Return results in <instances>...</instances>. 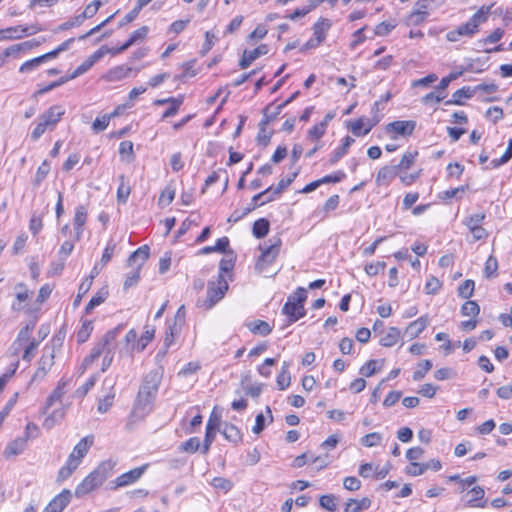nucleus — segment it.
Masks as SVG:
<instances>
[{"instance_id": "49", "label": "nucleus", "mask_w": 512, "mask_h": 512, "mask_svg": "<svg viewBox=\"0 0 512 512\" xmlns=\"http://www.w3.org/2000/svg\"><path fill=\"white\" fill-rule=\"evenodd\" d=\"M96 381V375L90 376L82 386L75 390L74 397L83 398L94 387Z\"/></svg>"}, {"instance_id": "55", "label": "nucleus", "mask_w": 512, "mask_h": 512, "mask_svg": "<svg viewBox=\"0 0 512 512\" xmlns=\"http://www.w3.org/2000/svg\"><path fill=\"white\" fill-rule=\"evenodd\" d=\"M479 310V305L475 301H466L461 308L462 315L465 317H476Z\"/></svg>"}, {"instance_id": "6", "label": "nucleus", "mask_w": 512, "mask_h": 512, "mask_svg": "<svg viewBox=\"0 0 512 512\" xmlns=\"http://www.w3.org/2000/svg\"><path fill=\"white\" fill-rule=\"evenodd\" d=\"M229 286L224 275L218 274L216 281H209L207 286V299L205 300V308H212L219 302L227 292Z\"/></svg>"}, {"instance_id": "57", "label": "nucleus", "mask_w": 512, "mask_h": 512, "mask_svg": "<svg viewBox=\"0 0 512 512\" xmlns=\"http://www.w3.org/2000/svg\"><path fill=\"white\" fill-rule=\"evenodd\" d=\"M498 269L497 259L490 255L485 262L484 274L487 278L494 277Z\"/></svg>"}, {"instance_id": "12", "label": "nucleus", "mask_w": 512, "mask_h": 512, "mask_svg": "<svg viewBox=\"0 0 512 512\" xmlns=\"http://www.w3.org/2000/svg\"><path fill=\"white\" fill-rule=\"evenodd\" d=\"M281 244L282 242L279 237H273L269 239V245L260 247L262 253L258 259L257 267L262 269L264 264L269 265L274 262L280 252Z\"/></svg>"}, {"instance_id": "23", "label": "nucleus", "mask_w": 512, "mask_h": 512, "mask_svg": "<svg viewBox=\"0 0 512 512\" xmlns=\"http://www.w3.org/2000/svg\"><path fill=\"white\" fill-rule=\"evenodd\" d=\"M268 53V46L266 44H261L257 48L253 50H245L242 56V59L239 62V66L241 69L248 68L253 61L259 58L262 55Z\"/></svg>"}, {"instance_id": "9", "label": "nucleus", "mask_w": 512, "mask_h": 512, "mask_svg": "<svg viewBox=\"0 0 512 512\" xmlns=\"http://www.w3.org/2000/svg\"><path fill=\"white\" fill-rule=\"evenodd\" d=\"M384 322H374L373 331L379 337V343L385 347L395 345L401 338V332L396 327H389L386 331L382 329Z\"/></svg>"}, {"instance_id": "42", "label": "nucleus", "mask_w": 512, "mask_h": 512, "mask_svg": "<svg viewBox=\"0 0 512 512\" xmlns=\"http://www.w3.org/2000/svg\"><path fill=\"white\" fill-rule=\"evenodd\" d=\"M425 329V322H410L406 327L402 337L412 340L417 337Z\"/></svg>"}, {"instance_id": "26", "label": "nucleus", "mask_w": 512, "mask_h": 512, "mask_svg": "<svg viewBox=\"0 0 512 512\" xmlns=\"http://www.w3.org/2000/svg\"><path fill=\"white\" fill-rule=\"evenodd\" d=\"M53 289L54 286L48 283L40 287L36 299L31 303V307L29 308L30 314L40 310L42 304L50 297Z\"/></svg>"}, {"instance_id": "41", "label": "nucleus", "mask_w": 512, "mask_h": 512, "mask_svg": "<svg viewBox=\"0 0 512 512\" xmlns=\"http://www.w3.org/2000/svg\"><path fill=\"white\" fill-rule=\"evenodd\" d=\"M418 156V151H408L406 152L400 162L395 165L399 173L403 170H408L412 167V165L415 163L416 157Z\"/></svg>"}, {"instance_id": "11", "label": "nucleus", "mask_w": 512, "mask_h": 512, "mask_svg": "<svg viewBox=\"0 0 512 512\" xmlns=\"http://www.w3.org/2000/svg\"><path fill=\"white\" fill-rule=\"evenodd\" d=\"M41 31V28L36 25L32 26H23L18 25L14 27H9L6 29H0V41L3 40H14L21 39L24 36L34 35Z\"/></svg>"}, {"instance_id": "24", "label": "nucleus", "mask_w": 512, "mask_h": 512, "mask_svg": "<svg viewBox=\"0 0 512 512\" xmlns=\"http://www.w3.org/2000/svg\"><path fill=\"white\" fill-rule=\"evenodd\" d=\"M399 174V171L395 167V165L392 166H384L380 168V170L377 173L375 182L377 186H385L387 187L392 180Z\"/></svg>"}, {"instance_id": "34", "label": "nucleus", "mask_w": 512, "mask_h": 512, "mask_svg": "<svg viewBox=\"0 0 512 512\" xmlns=\"http://www.w3.org/2000/svg\"><path fill=\"white\" fill-rule=\"evenodd\" d=\"M371 506V500L364 497L361 500L349 499L345 505V512H361Z\"/></svg>"}, {"instance_id": "8", "label": "nucleus", "mask_w": 512, "mask_h": 512, "mask_svg": "<svg viewBox=\"0 0 512 512\" xmlns=\"http://www.w3.org/2000/svg\"><path fill=\"white\" fill-rule=\"evenodd\" d=\"M160 382L161 374L157 370L148 372L140 385L137 395L155 399Z\"/></svg>"}, {"instance_id": "62", "label": "nucleus", "mask_w": 512, "mask_h": 512, "mask_svg": "<svg viewBox=\"0 0 512 512\" xmlns=\"http://www.w3.org/2000/svg\"><path fill=\"white\" fill-rule=\"evenodd\" d=\"M378 370H380V367H378V361L369 360L360 368V374L365 377H370L374 375Z\"/></svg>"}, {"instance_id": "28", "label": "nucleus", "mask_w": 512, "mask_h": 512, "mask_svg": "<svg viewBox=\"0 0 512 512\" xmlns=\"http://www.w3.org/2000/svg\"><path fill=\"white\" fill-rule=\"evenodd\" d=\"M26 446V438H22L21 436L17 437L16 439L8 443L3 454L6 458H9L11 456H17L26 449Z\"/></svg>"}, {"instance_id": "5", "label": "nucleus", "mask_w": 512, "mask_h": 512, "mask_svg": "<svg viewBox=\"0 0 512 512\" xmlns=\"http://www.w3.org/2000/svg\"><path fill=\"white\" fill-rule=\"evenodd\" d=\"M149 257V247L147 245L136 249L128 258V264L135 268L127 275L124 281V289L135 286L140 279V269Z\"/></svg>"}, {"instance_id": "15", "label": "nucleus", "mask_w": 512, "mask_h": 512, "mask_svg": "<svg viewBox=\"0 0 512 512\" xmlns=\"http://www.w3.org/2000/svg\"><path fill=\"white\" fill-rule=\"evenodd\" d=\"M153 402L154 399L150 397L137 395L133 405L131 416L136 420L143 419L146 415H148L151 412Z\"/></svg>"}, {"instance_id": "33", "label": "nucleus", "mask_w": 512, "mask_h": 512, "mask_svg": "<svg viewBox=\"0 0 512 512\" xmlns=\"http://www.w3.org/2000/svg\"><path fill=\"white\" fill-rule=\"evenodd\" d=\"M331 27V23L326 18L319 19L314 25H313V33L314 38L317 39L320 43H322L327 35L328 30Z\"/></svg>"}, {"instance_id": "36", "label": "nucleus", "mask_w": 512, "mask_h": 512, "mask_svg": "<svg viewBox=\"0 0 512 512\" xmlns=\"http://www.w3.org/2000/svg\"><path fill=\"white\" fill-rule=\"evenodd\" d=\"M154 337V329H149V326L145 327V331L141 334L136 344H132V351L142 352L148 345V343Z\"/></svg>"}, {"instance_id": "47", "label": "nucleus", "mask_w": 512, "mask_h": 512, "mask_svg": "<svg viewBox=\"0 0 512 512\" xmlns=\"http://www.w3.org/2000/svg\"><path fill=\"white\" fill-rule=\"evenodd\" d=\"M174 197H175V188L172 186V185H168L166 186L159 198H158V204L160 206H168L172 203V201L174 200Z\"/></svg>"}, {"instance_id": "4", "label": "nucleus", "mask_w": 512, "mask_h": 512, "mask_svg": "<svg viewBox=\"0 0 512 512\" xmlns=\"http://www.w3.org/2000/svg\"><path fill=\"white\" fill-rule=\"evenodd\" d=\"M307 299V290L303 287L296 289L294 293L288 296L286 303L282 308L284 315L290 320H299L305 316L304 303Z\"/></svg>"}, {"instance_id": "54", "label": "nucleus", "mask_w": 512, "mask_h": 512, "mask_svg": "<svg viewBox=\"0 0 512 512\" xmlns=\"http://www.w3.org/2000/svg\"><path fill=\"white\" fill-rule=\"evenodd\" d=\"M92 330V322H83L80 329L76 333L77 342L84 343L89 338Z\"/></svg>"}, {"instance_id": "18", "label": "nucleus", "mask_w": 512, "mask_h": 512, "mask_svg": "<svg viewBox=\"0 0 512 512\" xmlns=\"http://www.w3.org/2000/svg\"><path fill=\"white\" fill-rule=\"evenodd\" d=\"M54 365L53 352L44 353L38 361V367L31 378V382L42 381Z\"/></svg>"}, {"instance_id": "21", "label": "nucleus", "mask_w": 512, "mask_h": 512, "mask_svg": "<svg viewBox=\"0 0 512 512\" xmlns=\"http://www.w3.org/2000/svg\"><path fill=\"white\" fill-rule=\"evenodd\" d=\"M88 208L85 205H78L75 208V214L73 219V226L75 231V241H79L84 232V226L87 221Z\"/></svg>"}, {"instance_id": "38", "label": "nucleus", "mask_w": 512, "mask_h": 512, "mask_svg": "<svg viewBox=\"0 0 512 512\" xmlns=\"http://www.w3.org/2000/svg\"><path fill=\"white\" fill-rule=\"evenodd\" d=\"M290 364L288 362H283L280 373L277 376V385L280 390H285L289 387L291 382V376L289 372Z\"/></svg>"}, {"instance_id": "1", "label": "nucleus", "mask_w": 512, "mask_h": 512, "mask_svg": "<svg viewBox=\"0 0 512 512\" xmlns=\"http://www.w3.org/2000/svg\"><path fill=\"white\" fill-rule=\"evenodd\" d=\"M116 466L112 459L102 461L97 468L89 473L80 484L75 488V496L82 497L101 486L108 479Z\"/></svg>"}, {"instance_id": "53", "label": "nucleus", "mask_w": 512, "mask_h": 512, "mask_svg": "<svg viewBox=\"0 0 512 512\" xmlns=\"http://www.w3.org/2000/svg\"><path fill=\"white\" fill-rule=\"evenodd\" d=\"M382 441V435L378 432H373L366 434L361 438V443L365 447H375L379 445Z\"/></svg>"}, {"instance_id": "43", "label": "nucleus", "mask_w": 512, "mask_h": 512, "mask_svg": "<svg viewBox=\"0 0 512 512\" xmlns=\"http://www.w3.org/2000/svg\"><path fill=\"white\" fill-rule=\"evenodd\" d=\"M269 227V221L265 218H260L256 220L253 224V235L258 239L263 238L268 234Z\"/></svg>"}, {"instance_id": "27", "label": "nucleus", "mask_w": 512, "mask_h": 512, "mask_svg": "<svg viewBox=\"0 0 512 512\" xmlns=\"http://www.w3.org/2000/svg\"><path fill=\"white\" fill-rule=\"evenodd\" d=\"M64 114L65 109L61 105H54L43 112L41 116L46 119V123L48 122L53 128H55Z\"/></svg>"}, {"instance_id": "13", "label": "nucleus", "mask_w": 512, "mask_h": 512, "mask_svg": "<svg viewBox=\"0 0 512 512\" xmlns=\"http://www.w3.org/2000/svg\"><path fill=\"white\" fill-rule=\"evenodd\" d=\"M416 127V122L413 120H398L386 125L385 131L391 135V138L396 139L398 136L407 137L413 134Z\"/></svg>"}, {"instance_id": "37", "label": "nucleus", "mask_w": 512, "mask_h": 512, "mask_svg": "<svg viewBox=\"0 0 512 512\" xmlns=\"http://www.w3.org/2000/svg\"><path fill=\"white\" fill-rule=\"evenodd\" d=\"M54 128L48 122L46 123V119H44L41 115L38 117L35 128L32 130L30 137L33 141H37L40 137L47 131L53 130Z\"/></svg>"}, {"instance_id": "31", "label": "nucleus", "mask_w": 512, "mask_h": 512, "mask_svg": "<svg viewBox=\"0 0 512 512\" xmlns=\"http://www.w3.org/2000/svg\"><path fill=\"white\" fill-rule=\"evenodd\" d=\"M474 96V89L469 87V86H465V87H462L461 89H458L457 91H455L452 95V99L450 100H447L445 102L446 105H463L464 102H463V98L465 99H470Z\"/></svg>"}, {"instance_id": "52", "label": "nucleus", "mask_w": 512, "mask_h": 512, "mask_svg": "<svg viewBox=\"0 0 512 512\" xmlns=\"http://www.w3.org/2000/svg\"><path fill=\"white\" fill-rule=\"evenodd\" d=\"M221 422H222L221 415L218 414L214 409L211 412L210 417L207 421L206 430L217 433V431H219V429H220Z\"/></svg>"}, {"instance_id": "7", "label": "nucleus", "mask_w": 512, "mask_h": 512, "mask_svg": "<svg viewBox=\"0 0 512 512\" xmlns=\"http://www.w3.org/2000/svg\"><path fill=\"white\" fill-rule=\"evenodd\" d=\"M118 329L107 332L103 338L94 346L91 353L85 357L83 360L82 366L87 368L94 361H96L100 356H103L107 351V348L113 346V343L116 341Z\"/></svg>"}, {"instance_id": "19", "label": "nucleus", "mask_w": 512, "mask_h": 512, "mask_svg": "<svg viewBox=\"0 0 512 512\" xmlns=\"http://www.w3.org/2000/svg\"><path fill=\"white\" fill-rule=\"evenodd\" d=\"M71 496L70 490H62L48 503L42 512H62L70 503Z\"/></svg>"}, {"instance_id": "48", "label": "nucleus", "mask_w": 512, "mask_h": 512, "mask_svg": "<svg viewBox=\"0 0 512 512\" xmlns=\"http://www.w3.org/2000/svg\"><path fill=\"white\" fill-rule=\"evenodd\" d=\"M64 416L65 408L56 409L48 417H46L43 426L46 429H51L55 425V423L62 420Z\"/></svg>"}, {"instance_id": "2", "label": "nucleus", "mask_w": 512, "mask_h": 512, "mask_svg": "<svg viewBox=\"0 0 512 512\" xmlns=\"http://www.w3.org/2000/svg\"><path fill=\"white\" fill-rule=\"evenodd\" d=\"M93 444V437L87 436L82 438L73 448L66 463L62 466L57 475V481L63 482L68 479L72 473L78 468L82 459L88 453L89 448Z\"/></svg>"}, {"instance_id": "25", "label": "nucleus", "mask_w": 512, "mask_h": 512, "mask_svg": "<svg viewBox=\"0 0 512 512\" xmlns=\"http://www.w3.org/2000/svg\"><path fill=\"white\" fill-rule=\"evenodd\" d=\"M133 71L132 67H128L125 65H118L111 69H109L105 75L103 76V79L107 82H117L121 81L127 77H129L130 73Z\"/></svg>"}, {"instance_id": "58", "label": "nucleus", "mask_w": 512, "mask_h": 512, "mask_svg": "<svg viewBox=\"0 0 512 512\" xmlns=\"http://www.w3.org/2000/svg\"><path fill=\"white\" fill-rule=\"evenodd\" d=\"M484 219H485V214L476 213V214H472V215L466 217L465 220L463 221V223L470 230L474 227L481 226Z\"/></svg>"}, {"instance_id": "63", "label": "nucleus", "mask_w": 512, "mask_h": 512, "mask_svg": "<svg viewBox=\"0 0 512 512\" xmlns=\"http://www.w3.org/2000/svg\"><path fill=\"white\" fill-rule=\"evenodd\" d=\"M396 24L393 22L383 21L377 24L374 28V33L377 36H386L388 35L394 28Z\"/></svg>"}, {"instance_id": "16", "label": "nucleus", "mask_w": 512, "mask_h": 512, "mask_svg": "<svg viewBox=\"0 0 512 512\" xmlns=\"http://www.w3.org/2000/svg\"><path fill=\"white\" fill-rule=\"evenodd\" d=\"M442 468V463L438 459H431L425 463H417L412 462L405 468V473L410 476H420L426 470L432 469L434 471H439Z\"/></svg>"}, {"instance_id": "46", "label": "nucleus", "mask_w": 512, "mask_h": 512, "mask_svg": "<svg viewBox=\"0 0 512 512\" xmlns=\"http://www.w3.org/2000/svg\"><path fill=\"white\" fill-rule=\"evenodd\" d=\"M108 296V289L102 288L100 289L89 301V303L85 307V312L89 313L91 310H93L96 306L100 305L105 301V299Z\"/></svg>"}, {"instance_id": "51", "label": "nucleus", "mask_w": 512, "mask_h": 512, "mask_svg": "<svg viewBox=\"0 0 512 512\" xmlns=\"http://www.w3.org/2000/svg\"><path fill=\"white\" fill-rule=\"evenodd\" d=\"M211 485L217 489L221 490L224 493L229 492L233 488V483L231 480L225 477H215L211 481Z\"/></svg>"}, {"instance_id": "30", "label": "nucleus", "mask_w": 512, "mask_h": 512, "mask_svg": "<svg viewBox=\"0 0 512 512\" xmlns=\"http://www.w3.org/2000/svg\"><path fill=\"white\" fill-rule=\"evenodd\" d=\"M68 382L66 380L61 379L56 388L51 392V394L48 396L46 405L44 407L43 413H46L47 410L57 401H59L63 395L65 394V387L67 386Z\"/></svg>"}, {"instance_id": "39", "label": "nucleus", "mask_w": 512, "mask_h": 512, "mask_svg": "<svg viewBox=\"0 0 512 512\" xmlns=\"http://www.w3.org/2000/svg\"><path fill=\"white\" fill-rule=\"evenodd\" d=\"M236 256L233 251L228 252L219 263V274L230 273L234 269Z\"/></svg>"}, {"instance_id": "50", "label": "nucleus", "mask_w": 512, "mask_h": 512, "mask_svg": "<svg viewBox=\"0 0 512 512\" xmlns=\"http://www.w3.org/2000/svg\"><path fill=\"white\" fill-rule=\"evenodd\" d=\"M432 368V362L430 360H422L418 364V368L413 372V380L420 381L425 377V374Z\"/></svg>"}, {"instance_id": "45", "label": "nucleus", "mask_w": 512, "mask_h": 512, "mask_svg": "<svg viewBox=\"0 0 512 512\" xmlns=\"http://www.w3.org/2000/svg\"><path fill=\"white\" fill-rule=\"evenodd\" d=\"M119 186L117 189V198L119 202L125 203L130 195L131 188L130 185L126 182L125 176L120 175L118 177Z\"/></svg>"}, {"instance_id": "3", "label": "nucleus", "mask_w": 512, "mask_h": 512, "mask_svg": "<svg viewBox=\"0 0 512 512\" xmlns=\"http://www.w3.org/2000/svg\"><path fill=\"white\" fill-rule=\"evenodd\" d=\"M490 12V7L482 6L471 18L464 24L459 25L456 29L447 33L446 38L450 42H456L462 36H472L478 31L481 23H484Z\"/></svg>"}, {"instance_id": "61", "label": "nucleus", "mask_w": 512, "mask_h": 512, "mask_svg": "<svg viewBox=\"0 0 512 512\" xmlns=\"http://www.w3.org/2000/svg\"><path fill=\"white\" fill-rule=\"evenodd\" d=\"M200 448V440L198 437H191L181 444V450L187 453H195Z\"/></svg>"}, {"instance_id": "64", "label": "nucleus", "mask_w": 512, "mask_h": 512, "mask_svg": "<svg viewBox=\"0 0 512 512\" xmlns=\"http://www.w3.org/2000/svg\"><path fill=\"white\" fill-rule=\"evenodd\" d=\"M325 123H318L308 130V137L311 140H319L326 132Z\"/></svg>"}, {"instance_id": "56", "label": "nucleus", "mask_w": 512, "mask_h": 512, "mask_svg": "<svg viewBox=\"0 0 512 512\" xmlns=\"http://www.w3.org/2000/svg\"><path fill=\"white\" fill-rule=\"evenodd\" d=\"M182 103H183V98H181V97H178V98L171 97V100H170V103H169V107L165 110V112L163 113L162 117L163 118H169V117L174 116L178 112L179 107L181 106Z\"/></svg>"}, {"instance_id": "44", "label": "nucleus", "mask_w": 512, "mask_h": 512, "mask_svg": "<svg viewBox=\"0 0 512 512\" xmlns=\"http://www.w3.org/2000/svg\"><path fill=\"white\" fill-rule=\"evenodd\" d=\"M116 115H117V111H114L113 113H111L109 115L106 114L101 117H97L92 123L93 132L99 133V132L104 131L108 127L111 118Z\"/></svg>"}, {"instance_id": "17", "label": "nucleus", "mask_w": 512, "mask_h": 512, "mask_svg": "<svg viewBox=\"0 0 512 512\" xmlns=\"http://www.w3.org/2000/svg\"><path fill=\"white\" fill-rule=\"evenodd\" d=\"M381 117L375 116L373 119L359 118L349 125L350 131L357 137L367 135L372 128L378 124Z\"/></svg>"}, {"instance_id": "29", "label": "nucleus", "mask_w": 512, "mask_h": 512, "mask_svg": "<svg viewBox=\"0 0 512 512\" xmlns=\"http://www.w3.org/2000/svg\"><path fill=\"white\" fill-rule=\"evenodd\" d=\"M471 498L467 501L468 507H479L484 508L486 507L487 500L484 499L485 491L480 486L473 487L470 492Z\"/></svg>"}, {"instance_id": "59", "label": "nucleus", "mask_w": 512, "mask_h": 512, "mask_svg": "<svg viewBox=\"0 0 512 512\" xmlns=\"http://www.w3.org/2000/svg\"><path fill=\"white\" fill-rule=\"evenodd\" d=\"M50 171V164L48 161H43L42 164L38 167L37 172L34 178V184L39 186L40 183L46 178Z\"/></svg>"}, {"instance_id": "60", "label": "nucleus", "mask_w": 512, "mask_h": 512, "mask_svg": "<svg viewBox=\"0 0 512 512\" xmlns=\"http://www.w3.org/2000/svg\"><path fill=\"white\" fill-rule=\"evenodd\" d=\"M474 286L475 283L473 280H465L459 287H458V294L465 299H468L472 296L474 292Z\"/></svg>"}, {"instance_id": "35", "label": "nucleus", "mask_w": 512, "mask_h": 512, "mask_svg": "<svg viewBox=\"0 0 512 512\" xmlns=\"http://www.w3.org/2000/svg\"><path fill=\"white\" fill-rule=\"evenodd\" d=\"M247 327L255 335L266 336L273 330L274 322H248Z\"/></svg>"}, {"instance_id": "22", "label": "nucleus", "mask_w": 512, "mask_h": 512, "mask_svg": "<svg viewBox=\"0 0 512 512\" xmlns=\"http://www.w3.org/2000/svg\"><path fill=\"white\" fill-rule=\"evenodd\" d=\"M105 52L106 51L103 48H100L93 54H91L82 64H80L74 70V72L70 75V79H75L80 75L86 73L88 70H90L92 66L104 56Z\"/></svg>"}, {"instance_id": "32", "label": "nucleus", "mask_w": 512, "mask_h": 512, "mask_svg": "<svg viewBox=\"0 0 512 512\" xmlns=\"http://www.w3.org/2000/svg\"><path fill=\"white\" fill-rule=\"evenodd\" d=\"M222 435L224 436V438L227 441H229L233 444H239L242 442V439H243V434L240 431V429L238 427H236L235 425L228 424V423H226L224 425V428L222 430Z\"/></svg>"}, {"instance_id": "10", "label": "nucleus", "mask_w": 512, "mask_h": 512, "mask_svg": "<svg viewBox=\"0 0 512 512\" xmlns=\"http://www.w3.org/2000/svg\"><path fill=\"white\" fill-rule=\"evenodd\" d=\"M15 300L12 303V309L14 311H28L31 305H29V301L32 295V292L28 289L27 285L23 282L17 283L14 288Z\"/></svg>"}, {"instance_id": "14", "label": "nucleus", "mask_w": 512, "mask_h": 512, "mask_svg": "<svg viewBox=\"0 0 512 512\" xmlns=\"http://www.w3.org/2000/svg\"><path fill=\"white\" fill-rule=\"evenodd\" d=\"M147 467L148 465L144 464L140 467H136L128 472L121 474L114 481L111 482V484H113L112 489L125 487L135 483L142 477Z\"/></svg>"}, {"instance_id": "20", "label": "nucleus", "mask_w": 512, "mask_h": 512, "mask_svg": "<svg viewBox=\"0 0 512 512\" xmlns=\"http://www.w3.org/2000/svg\"><path fill=\"white\" fill-rule=\"evenodd\" d=\"M34 330L35 322H29L19 331L18 336L12 345L15 354L22 349V346H26L29 342H32V339L34 338Z\"/></svg>"}, {"instance_id": "40", "label": "nucleus", "mask_w": 512, "mask_h": 512, "mask_svg": "<svg viewBox=\"0 0 512 512\" xmlns=\"http://www.w3.org/2000/svg\"><path fill=\"white\" fill-rule=\"evenodd\" d=\"M354 141L355 140L352 137L346 136L343 139L342 145L334 151L330 162L332 164L337 163L347 153L349 147L354 143Z\"/></svg>"}]
</instances>
